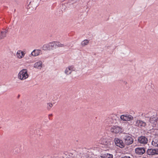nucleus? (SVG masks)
Instances as JSON below:
<instances>
[{"label": "nucleus", "mask_w": 158, "mask_h": 158, "mask_svg": "<svg viewBox=\"0 0 158 158\" xmlns=\"http://www.w3.org/2000/svg\"><path fill=\"white\" fill-rule=\"evenodd\" d=\"M50 45L51 49H52L53 48H56V41H54L51 42H50Z\"/></svg>", "instance_id": "412c9836"}, {"label": "nucleus", "mask_w": 158, "mask_h": 158, "mask_svg": "<svg viewBox=\"0 0 158 158\" xmlns=\"http://www.w3.org/2000/svg\"><path fill=\"white\" fill-rule=\"evenodd\" d=\"M29 76L27 73V70L24 69L21 70L18 75V78L21 80L27 79Z\"/></svg>", "instance_id": "f03ea898"}, {"label": "nucleus", "mask_w": 158, "mask_h": 158, "mask_svg": "<svg viewBox=\"0 0 158 158\" xmlns=\"http://www.w3.org/2000/svg\"><path fill=\"white\" fill-rule=\"evenodd\" d=\"M49 115L51 116V115H52V114H51V115L49 114Z\"/></svg>", "instance_id": "a878e982"}, {"label": "nucleus", "mask_w": 158, "mask_h": 158, "mask_svg": "<svg viewBox=\"0 0 158 158\" xmlns=\"http://www.w3.org/2000/svg\"><path fill=\"white\" fill-rule=\"evenodd\" d=\"M157 158H158V157Z\"/></svg>", "instance_id": "c85d7f7f"}, {"label": "nucleus", "mask_w": 158, "mask_h": 158, "mask_svg": "<svg viewBox=\"0 0 158 158\" xmlns=\"http://www.w3.org/2000/svg\"><path fill=\"white\" fill-rule=\"evenodd\" d=\"M147 153L148 155H154L156 154L155 149H148L147 151Z\"/></svg>", "instance_id": "dca6fc26"}, {"label": "nucleus", "mask_w": 158, "mask_h": 158, "mask_svg": "<svg viewBox=\"0 0 158 158\" xmlns=\"http://www.w3.org/2000/svg\"><path fill=\"white\" fill-rule=\"evenodd\" d=\"M8 31L6 29H3L0 33V39H2L6 36Z\"/></svg>", "instance_id": "f8f14e48"}, {"label": "nucleus", "mask_w": 158, "mask_h": 158, "mask_svg": "<svg viewBox=\"0 0 158 158\" xmlns=\"http://www.w3.org/2000/svg\"><path fill=\"white\" fill-rule=\"evenodd\" d=\"M114 142L115 144L117 146H118L121 148H123L124 147L125 145L123 141L118 138H115L114 139Z\"/></svg>", "instance_id": "7ed1b4c3"}, {"label": "nucleus", "mask_w": 158, "mask_h": 158, "mask_svg": "<svg viewBox=\"0 0 158 158\" xmlns=\"http://www.w3.org/2000/svg\"><path fill=\"white\" fill-rule=\"evenodd\" d=\"M49 115L51 116V115H52V114H51V115L49 114Z\"/></svg>", "instance_id": "bb28decb"}, {"label": "nucleus", "mask_w": 158, "mask_h": 158, "mask_svg": "<svg viewBox=\"0 0 158 158\" xmlns=\"http://www.w3.org/2000/svg\"><path fill=\"white\" fill-rule=\"evenodd\" d=\"M122 138L125 144L126 145L132 144L134 142L133 136L129 134H124L122 136Z\"/></svg>", "instance_id": "f257e3e1"}, {"label": "nucleus", "mask_w": 158, "mask_h": 158, "mask_svg": "<svg viewBox=\"0 0 158 158\" xmlns=\"http://www.w3.org/2000/svg\"><path fill=\"white\" fill-rule=\"evenodd\" d=\"M156 154H158V148L155 149Z\"/></svg>", "instance_id": "393cba45"}, {"label": "nucleus", "mask_w": 158, "mask_h": 158, "mask_svg": "<svg viewBox=\"0 0 158 158\" xmlns=\"http://www.w3.org/2000/svg\"><path fill=\"white\" fill-rule=\"evenodd\" d=\"M25 53L21 50H18L16 53V56L18 58L20 59L23 57Z\"/></svg>", "instance_id": "9b49d317"}, {"label": "nucleus", "mask_w": 158, "mask_h": 158, "mask_svg": "<svg viewBox=\"0 0 158 158\" xmlns=\"http://www.w3.org/2000/svg\"><path fill=\"white\" fill-rule=\"evenodd\" d=\"M66 158H77L76 157L73 156V154H71V155H69L68 156H67Z\"/></svg>", "instance_id": "b1692460"}, {"label": "nucleus", "mask_w": 158, "mask_h": 158, "mask_svg": "<svg viewBox=\"0 0 158 158\" xmlns=\"http://www.w3.org/2000/svg\"><path fill=\"white\" fill-rule=\"evenodd\" d=\"M118 117L115 114H112L110 115L108 120H110V123L116 124L117 123L116 120Z\"/></svg>", "instance_id": "39448f33"}, {"label": "nucleus", "mask_w": 158, "mask_h": 158, "mask_svg": "<svg viewBox=\"0 0 158 158\" xmlns=\"http://www.w3.org/2000/svg\"><path fill=\"white\" fill-rule=\"evenodd\" d=\"M101 158H113V155L110 154H104L101 156Z\"/></svg>", "instance_id": "f3484780"}, {"label": "nucleus", "mask_w": 158, "mask_h": 158, "mask_svg": "<svg viewBox=\"0 0 158 158\" xmlns=\"http://www.w3.org/2000/svg\"><path fill=\"white\" fill-rule=\"evenodd\" d=\"M56 48L63 47L64 46V44H62L59 41H56Z\"/></svg>", "instance_id": "aec40b11"}, {"label": "nucleus", "mask_w": 158, "mask_h": 158, "mask_svg": "<svg viewBox=\"0 0 158 158\" xmlns=\"http://www.w3.org/2000/svg\"><path fill=\"white\" fill-rule=\"evenodd\" d=\"M42 62L40 61L37 62L34 64V67L38 69H40L42 67Z\"/></svg>", "instance_id": "2eb2a0df"}, {"label": "nucleus", "mask_w": 158, "mask_h": 158, "mask_svg": "<svg viewBox=\"0 0 158 158\" xmlns=\"http://www.w3.org/2000/svg\"><path fill=\"white\" fill-rule=\"evenodd\" d=\"M138 141L140 143L144 145L148 143V139L145 136H141L138 137Z\"/></svg>", "instance_id": "6e6552de"}, {"label": "nucleus", "mask_w": 158, "mask_h": 158, "mask_svg": "<svg viewBox=\"0 0 158 158\" xmlns=\"http://www.w3.org/2000/svg\"><path fill=\"white\" fill-rule=\"evenodd\" d=\"M49 115L51 116V115H52V114H51V115L49 114Z\"/></svg>", "instance_id": "cd10ccee"}, {"label": "nucleus", "mask_w": 158, "mask_h": 158, "mask_svg": "<svg viewBox=\"0 0 158 158\" xmlns=\"http://www.w3.org/2000/svg\"><path fill=\"white\" fill-rule=\"evenodd\" d=\"M74 67L73 66H71L68 67L65 69L64 72L67 75H69L71 74L72 71L74 70Z\"/></svg>", "instance_id": "9d476101"}, {"label": "nucleus", "mask_w": 158, "mask_h": 158, "mask_svg": "<svg viewBox=\"0 0 158 158\" xmlns=\"http://www.w3.org/2000/svg\"><path fill=\"white\" fill-rule=\"evenodd\" d=\"M101 144L105 145H107L108 143L106 141V139L104 138H102L100 139L99 142Z\"/></svg>", "instance_id": "a211bd4d"}, {"label": "nucleus", "mask_w": 158, "mask_h": 158, "mask_svg": "<svg viewBox=\"0 0 158 158\" xmlns=\"http://www.w3.org/2000/svg\"><path fill=\"white\" fill-rule=\"evenodd\" d=\"M89 41L87 40H84L81 43V44L82 46L87 45L89 43Z\"/></svg>", "instance_id": "4be33fe9"}, {"label": "nucleus", "mask_w": 158, "mask_h": 158, "mask_svg": "<svg viewBox=\"0 0 158 158\" xmlns=\"http://www.w3.org/2000/svg\"><path fill=\"white\" fill-rule=\"evenodd\" d=\"M121 130V128L119 126H114L110 129V132L116 134L118 133Z\"/></svg>", "instance_id": "423d86ee"}, {"label": "nucleus", "mask_w": 158, "mask_h": 158, "mask_svg": "<svg viewBox=\"0 0 158 158\" xmlns=\"http://www.w3.org/2000/svg\"><path fill=\"white\" fill-rule=\"evenodd\" d=\"M53 104L52 103L50 102L47 103V108L48 110H50Z\"/></svg>", "instance_id": "5701e85b"}, {"label": "nucleus", "mask_w": 158, "mask_h": 158, "mask_svg": "<svg viewBox=\"0 0 158 158\" xmlns=\"http://www.w3.org/2000/svg\"><path fill=\"white\" fill-rule=\"evenodd\" d=\"M42 49L44 50H50L51 49L50 43L48 44H44L43 47Z\"/></svg>", "instance_id": "4468645a"}, {"label": "nucleus", "mask_w": 158, "mask_h": 158, "mask_svg": "<svg viewBox=\"0 0 158 158\" xmlns=\"http://www.w3.org/2000/svg\"><path fill=\"white\" fill-rule=\"evenodd\" d=\"M41 51L39 49H35L31 52V54L32 56H36L40 55L41 53Z\"/></svg>", "instance_id": "ddd939ff"}, {"label": "nucleus", "mask_w": 158, "mask_h": 158, "mask_svg": "<svg viewBox=\"0 0 158 158\" xmlns=\"http://www.w3.org/2000/svg\"><path fill=\"white\" fill-rule=\"evenodd\" d=\"M146 123L141 120H137L135 123V126L141 128L145 127L146 126Z\"/></svg>", "instance_id": "0eeeda50"}, {"label": "nucleus", "mask_w": 158, "mask_h": 158, "mask_svg": "<svg viewBox=\"0 0 158 158\" xmlns=\"http://www.w3.org/2000/svg\"><path fill=\"white\" fill-rule=\"evenodd\" d=\"M120 118L121 120L125 121H130L132 120L133 118L132 115L128 114L122 115L120 116Z\"/></svg>", "instance_id": "20e7f679"}, {"label": "nucleus", "mask_w": 158, "mask_h": 158, "mask_svg": "<svg viewBox=\"0 0 158 158\" xmlns=\"http://www.w3.org/2000/svg\"><path fill=\"white\" fill-rule=\"evenodd\" d=\"M135 151L136 154L142 155L145 152V149L144 148L139 147L135 149Z\"/></svg>", "instance_id": "1a4fd4ad"}, {"label": "nucleus", "mask_w": 158, "mask_h": 158, "mask_svg": "<svg viewBox=\"0 0 158 158\" xmlns=\"http://www.w3.org/2000/svg\"><path fill=\"white\" fill-rule=\"evenodd\" d=\"M152 144L153 147H158V141L156 139L152 141Z\"/></svg>", "instance_id": "6ab92c4d"}]
</instances>
